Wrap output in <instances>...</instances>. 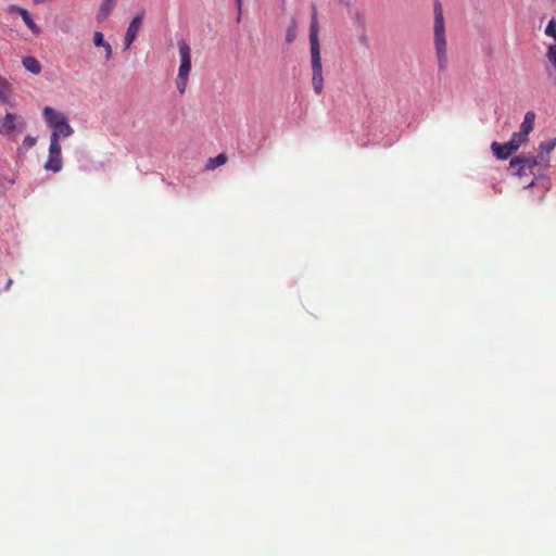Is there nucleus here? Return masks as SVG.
Here are the masks:
<instances>
[{"label": "nucleus", "instance_id": "nucleus-9", "mask_svg": "<svg viewBox=\"0 0 556 556\" xmlns=\"http://www.w3.org/2000/svg\"><path fill=\"white\" fill-rule=\"evenodd\" d=\"M142 20L143 13H139L130 21L124 39L125 49H129L135 39L137 38L142 25Z\"/></svg>", "mask_w": 556, "mask_h": 556}, {"label": "nucleus", "instance_id": "nucleus-22", "mask_svg": "<svg viewBox=\"0 0 556 556\" xmlns=\"http://www.w3.org/2000/svg\"><path fill=\"white\" fill-rule=\"evenodd\" d=\"M105 51V60L106 61H110L111 58H112V47L111 45L106 41L103 47H102Z\"/></svg>", "mask_w": 556, "mask_h": 556}, {"label": "nucleus", "instance_id": "nucleus-17", "mask_svg": "<svg viewBox=\"0 0 556 556\" xmlns=\"http://www.w3.org/2000/svg\"><path fill=\"white\" fill-rule=\"evenodd\" d=\"M296 38V25L292 22L286 33V41L287 43H292Z\"/></svg>", "mask_w": 556, "mask_h": 556}, {"label": "nucleus", "instance_id": "nucleus-23", "mask_svg": "<svg viewBox=\"0 0 556 556\" xmlns=\"http://www.w3.org/2000/svg\"><path fill=\"white\" fill-rule=\"evenodd\" d=\"M359 41H361V43H363L365 46L368 43V38H367L366 33H365V28L363 29V33L359 36Z\"/></svg>", "mask_w": 556, "mask_h": 556}, {"label": "nucleus", "instance_id": "nucleus-4", "mask_svg": "<svg viewBox=\"0 0 556 556\" xmlns=\"http://www.w3.org/2000/svg\"><path fill=\"white\" fill-rule=\"evenodd\" d=\"M180 65L177 75V89L180 94H184L188 84L189 74L191 71V49L185 40L178 41Z\"/></svg>", "mask_w": 556, "mask_h": 556}, {"label": "nucleus", "instance_id": "nucleus-20", "mask_svg": "<svg viewBox=\"0 0 556 556\" xmlns=\"http://www.w3.org/2000/svg\"><path fill=\"white\" fill-rule=\"evenodd\" d=\"M37 142V139L33 136H26L23 140V143H22V147L25 149V150H29L30 148H33Z\"/></svg>", "mask_w": 556, "mask_h": 556}, {"label": "nucleus", "instance_id": "nucleus-11", "mask_svg": "<svg viewBox=\"0 0 556 556\" xmlns=\"http://www.w3.org/2000/svg\"><path fill=\"white\" fill-rule=\"evenodd\" d=\"M534 119H535V113L533 111H528L525 114L523 122L520 125V130L518 132H516L525 141L528 140L529 134L533 130Z\"/></svg>", "mask_w": 556, "mask_h": 556}, {"label": "nucleus", "instance_id": "nucleus-27", "mask_svg": "<svg viewBox=\"0 0 556 556\" xmlns=\"http://www.w3.org/2000/svg\"><path fill=\"white\" fill-rule=\"evenodd\" d=\"M43 0H36V2H42Z\"/></svg>", "mask_w": 556, "mask_h": 556}, {"label": "nucleus", "instance_id": "nucleus-21", "mask_svg": "<svg viewBox=\"0 0 556 556\" xmlns=\"http://www.w3.org/2000/svg\"><path fill=\"white\" fill-rule=\"evenodd\" d=\"M105 42L106 41L104 40L103 34L101 31H94V34H93V43H94V46L103 47V45Z\"/></svg>", "mask_w": 556, "mask_h": 556}, {"label": "nucleus", "instance_id": "nucleus-3", "mask_svg": "<svg viewBox=\"0 0 556 556\" xmlns=\"http://www.w3.org/2000/svg\"><path fill=\"white\" fill-rule=\"evenodd\" d=\"M42 115L48 126L53 129L50 141H53L55 138V141L59 142L61 137L66 138L74 132L72 126L68 124L67 117L54 109L46 106L42 111Z\"/></svg>", "mask_w": 556, "mask_h": 556}, {"label": "nucleus", "instance_id": "nucleus-10", "mask_svg": "<svg viewBox=\"0 0 556 556\" xmlns=\"http://www.w3.org/2000/svg\"><path fill=\"white\" fill-rule=\"evenodd\" d=\"M556 147V138L549 139L548 141L541 142L539 146V155L535 157H539V162L541 166L546 167L549 163V153L555 149Z\"/></svg>", "mask_w": 556, "mask_h": 556}, {"label": "nucleus", "instance_id": "nucleus-2", "mask_svg": "<svg viewBox=\"0 0 556 556\" xmlns=\"http://www.w3.org/2000/svg\"><path fill=\"white\" fill-rule=\"evenodd\" d=\"M433 46L438 59V66L440 71H445L448 63L446 29L443 7L439 0L433 1Z\"/></svg>", "mask_w": 556, "mask_h": 556}, {"label": "nucleus", "instance_id": "nucleus-12", "mask_svg": "<svg viewBox=\"0 0 556 556\" xmlns=\"http://www.w3.org/2000/svg\"><path fill=\"white\" fill-rule=\"evenodd\" d=\"M11 12H17L21 17L23 18L24 23L29 27V29L35 34L38 35L40 33L39 26L33 21L31 16L29 15L28 11L26 9L12 5L10 8Z\"/></svg>", "mask_w": 556, "mask_h": 556}, {"label": "nucleus", "instance_id": "nucleus-16", "mask_svg": "<svg viewBox=\"0 0 556 556\" xmlns=\"http://www.w3.org/2000/svg\"><path fill=\"white\" fill-rule=\"evenodd\" d=\"M227 162V156L224 153L218 154L215 157H211L207 162V169H215L218 166L224 165Z\"/></svg>", "mask_w": 556, "mask_h": 556}, {"label": "nucleus", "instance_id": "nucleus-5", "mask_svg": "<svg viewBox=\"0 0 556 556\" xmlns=\"http://www.w3.org/2000/svg\"><path fill=\"white\" fill-rule=\"evenodd\" d=\"M26 127L25 119L14 113H7L0 119V135L10 139H15L17 135Z\"/></svg>", "mask_w": 556, "mask_h": 556}, {"label": "nucleus", "instance_id": "nucleus-15", "mask_svg": "<svg viewBox=\"0 0 556 556\" xmlns=\"http://www.w3.org/2000/svg\"><path fill=\"white\" fill-rule=\"evenodd\" d=\"M11 93V86L9 81L2 77H0V104H5L9 102V97Z\"/></svg>", "mask_w": 556, "mask_h": 556}, {"label": "nucleus", "instance_id": "nucleus-19", "mask_svg": "<svg viewBox=\"0 0 556 556\" xmlns=\"http://www.w3.org/2000/svg\"><path fill=\"white\" fill-rule=\"evenodd\" d=\"M353 23L358 26L359 28H365V18L364 15L361 12H355L352 16Z\"/></svg>", "mask_w": 556, "mask_h": 556}, {"label": "nucleus", "instance_id": "nucleus-18", "mask_svg": "<svg viewBox=\"0 0 556 556\" xmlns=\"http://www.w3.org/2000/svg\"><path fill=\"white\" fill-rule=\"evenodd\" d=\"M545 34L556 40V21L554 18L548 22Z\"/></svg>", "mask_w": 556, "mask_h": 556}, {"label": "nucleus", "instance_id": "nucleus-6", "mask_svg": "<svg viewBox=\"0 0 556 556\" xmlns=\"http://www.w3.org/2000/svg\"><path fill=\"white\" fill-rule=\"evenodd\" d=\"M510 168L514 170V175L522 177L526 175H533V169L536 166H541L539 157L520 155L513 157L509 162Z\"/></svg>", "mask_w": 556, "mask_h": 556}, {"label": "nucleus", "instance_id": "nucleus-7", "mask_svg": "<svg viewBox=\"0 0 556 556\" xmlns=\"http://www.w3.org/2000/svg\"><path fill=\"white\" fill-rule=\"evenodd\" d=\"M523 142L525 140L514 132L508 142L501 144L495 141L491 144V149L497 159L507 160Z\"/></svg>", "mask_w": 556, "mask_h": 556}, {"label": "nucleus", "instance_id": "nucleus-26", "mask_svg": "<svg viewBox=\"0 0 556 556\" xmlns=\"http://www.w3.org/2000/svg\"><path fill=\"white\" fill-rule=\"evenodd\" d=\"M533 185H534V181L532 180V181L527 186V188H531Z\"/></svg>", "mask_w": 556, "mask_h": 556}, {"label": "nucleus", "instance_id": "nucleus-14", "mask_svg": "<svg viewBox=\"0 0 556 556\" xmlns=\"http://www.w3.org/2000/svg\"><path fill=\"white\" fill-rule=\"evenodd\" d=\"M22 63L24 67L33 74L37 75L41 72V65L34 56H25Z\"/></svg>", "mask_w": 556, "mask_h": 556}, {"label": "nucleus", "instance_id": "nucleus-25", "mask_svg": "<svg viewBox=\"0 0 556 556\" xmlns=\"http://www.w3.org/2000/svg\"><path fill=\"white\" fill-rule=\"evenodd\" d=\"M238 9L241 10L243 0H236Z\"/></svg>", "mask_w": 556, "mask_h": 556}, {"label": "nucleus", "instance_id": "nucleus-8", "mask_svg": "<svg viewBox=\"0 0 556 556\" xmlns=\"http://www.w3.org/2000/svg\"><path fill=\"white\" fill-rule=\"evenodd\" d=\"M45 168L53 173H58L62 169L61 144L56 142L55 139L50 141L49 155Z\"/></svg>", "mask_w": 556, "mask_h": 556}, {"label": "nucleus", "instance_id": "nucleus-1", "mask_svg": "<svg viewBox=\"0 0 556 556\" xmlns=\"http://www.w3.org/2000/svg\"><path fill=\"white\" fill-rule=\"evenodd\" d=\"M309 52L312 64V86L316 94H321L324 90V76L320 55V43L318 38L317 12L314 9L309 26Z\"/></svg>", "mask_w": 556, "mask_h": 556}, {"label": "nucleus", "instance_id": "nucleus-24", "mask_svg": "<svg viewBox=\"0 0 556 556\" xmlns=\"http://www.w3.org/2000/svg\"><path fill=\"white\" fill-rule=\"evenodd\" d=\"M12 283H13V280L11 278H9L8 281H7V285L4 287V290H9L10 287L12 286Z\"/></svg>", "mask_w": 556, "mask_h": 556}, {"label": "nucleus", "instance_id": "nucleus-13", "mask_svg": "<svg viewBox=\"0 0 556 556\" xmlns=\"http://www.w3.org/2000/svg\"><path fill=\"white\" fill-rule=\"evenodd\" d=\"M115 0H103L99 13L97 14V21H104L112 12Z\"/></svg>", "mask_w": 556, "mask_h": 556}]
</instances>
